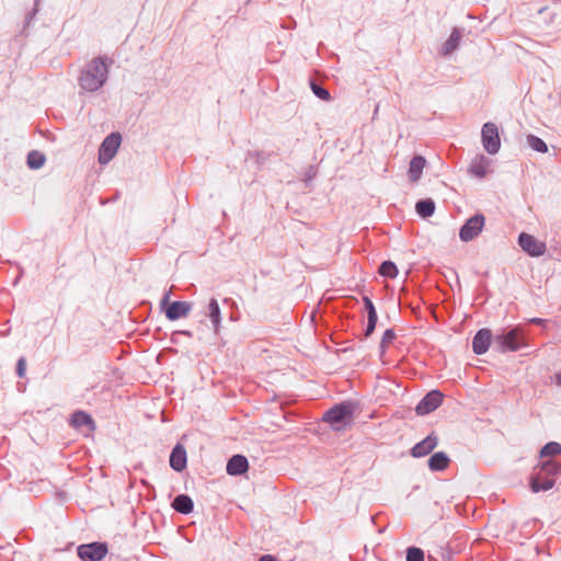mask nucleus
I'll return each mask as SVG.
<instances>
[{"label":"nucleus","mask_w":561,"mask_h":561,"mask_svg":"<svg viewBox=\"0 0 561 561\" xmlns=\"http://www.w3.org/2000/svg\"><path fill=\"white\" fill-rule=\"evenodd\" d=\"M193 506L192 499L185 494L178 495L172 502V507L182 514H190L193 511Z\"/></svg>","instance_id":"obj_20"},{"label":"nucleus","mask_w":561,"mask_h":561,"mask_svg":"<svg viewBox=\"0 0 561 561\" xmlns=\"http://www.w3.org/2000/svg\"><path fill=\"white\" fill-rule=\"evenodd\" d=\"M26 364L24 358H20L18 362L16 373L20 378L25 376Z\"/></svg>","instance_id":"obj_32"},{"label":"nucleus","mask_w":561,"mask_h":561,"mask_svg":"<svg viewBox=\"0 0 561 561\" xmlns=\"http://www.w3.org/2000/svg\"><path fill=\"white\" fill-rule=\"evenodd\" d=\"M448 465H449V458L443 451L435 453L428 459V467L433 471L445 470L448 467Z\"/></svg>","instance_id":"obj_19"},{"label":"nucleus","mask_w":561,"mask_h":561,"mask_svg":"<svg viewBox=\"0 0 561 561\" xmlns=\"http://www.w3.org/2000/svg\"><path fill=\"white\" fill-rule=\"evenodd\" d=\"M191 310V306L187 302L183 301H174L168 305L165 309V316L169 320H178L180 318H184L188 314Z\"/></svg>","instance_id":"obj_14"},{"label":"nucleus","mask_w":561,"mask_h":561,"mask_svg":"<svg viewBox=\"0 0 561 561\" xmlns=\"http://www.w3.org/2000/svg\"><path fill=\"white\" fill-rule=\"evenodd\" d=\"M426 165V160L422 156H415L410 161L408 175L411 182H417L422 175V172Z\"/></svg>","instance_id":"obj_18"},{"label":"nucleus","mask_w":561,"mask_h":561,"mask_svg":"<svg viewBox=\"0 0 561 561\" xmlns=\"http://www.w3.org/2000/svg\"><path fill=\"white\" fill-rule=\"evenodd\" d=\"M520 248L531 256L543 255L547 247L546 243L536 239L534 236L522 232L518 237Z\"/></svg>","instance_id":"obj_9"},{"label":"nucleus","mask_w":561,"mask_h":561,"mask_svg":"<svg viewBox=\"0 0 561 561\" xmlns=\"http://www.w3.org/2000/svg\"><path fill=\"white\" fill-rule=\"evenodd\" d=\"M71 425L85 434L93 432L95 428L92 417L82 411H77L72 414Z\"/></svg>","instance_id":"obj_11"},{"label":"nucleus","mask_w":561,"mask_h":561,"mask_svg":"<svg viewBox=\"0 0 561 561\" xmlns=\"http://www.w3.org/2000/svg\"><path fill=\"white\" fill-rule=\"evenodd\" d=\"M407 561H424V552L420 548L411 547L407 552Z\"/></svg>","instance_id":"obj_29"},{"label":"nucleus","mask_w":561,"mask_h":561,"mask_svg":"<svg viewBox=\"0 0 561 561\" xmlns=\"http://www.w3.org/2000/svg\"><path fill=\"white\" fill-rule=\"evenodd\" d=\"M313 93L321 100L329 101L330 100V93L324 88L317 85L314 83L311 84Z\"/></svg>","instance_id":"obj_31"},{"label":"nucleus","mask_w":561,"mask_h":561,"mask_svg":"<svg viewBox=\"0 0 561 561\" xmlns=\"http://www.w3.org/2000/svg\"><path fill=\"white\" fill-rule=\"evenodd\" d=\"M365 304H366V307H367V310H368V324H367V328H366L365 335L368 336L375 330L376 322H377V313H376L375 307H374V305H373L370 299L365 298Z\"/></svg>","instance_id":"obj_21"},{"label":"nucleus","mask_w":561,"mask_h":561,"mask_svg":"<svg viewBox=\"0 0 561 561\" xmlns=\"http://www.w3.org/2000/svg\"><path fill=\"white\" fill-rule=\"evenodd\" d=\"M396 339V333L393 332V330H387L385 333H383V336L381 339V342H380V353L381 355L385 353L386 348L388 347V345L390 343H392V341Z\"/></svg>","instance_id":"obj_30"},{"label":"nucleus","mask_w":561,"mask_h":561,"mask_svg":"<svg viewBox=\"0 0 561 561\" xmlns=\"http://www.w3.org/2000/svg\"><path fill=\"white\" fill-rule=\"evenodd\" d=\"M444 394L438 390L428 392L416 405L415 412L425 415L436 410L443 402Z\"/></svg>","instance_id":"obj_10"},{"label":"nucleus","mask_w":561,"mask_h":561,"mask_svg":"<svg viewBox=\"0 0 561 561\" xmlns=\"http://www.w3.org/2000/svg\"><path fill=\"white\" fill-rule=\"evenodd\" d=\"M379 274L385 277L394 278L398 275V268L393 262L385 261L379 266Z\"/></svg>","instance_id":"obj_26"},{"label":"nucleus","mask_w":561,"mask_h":561,"mask_svg":"<svg viewBox=\"0 0 561 561\" xmlns=\"http://www.w3.org/2000/svg\"><path fill=\"white\" fill-rule=\"evenodd\" d=\"M415 208L420 216L426 218L434 214L435 204L432 199H423L416 203Z\"/></svg>","instance_id":"obj_22"},{"label":"nucleus","mask_w":561,"mask_h":561,"mask_svg":"<svg viewBox=\"0 0 561 561\" xmlns=\"http://www.w3.org/2000/svg\"><path fill=\"white\" fill-rule=\"evenodd\" d=\"M527 141H528V145L534 150H536L538 152H542L543 153V152H547V150H548V147H547L546 142L542 139H540V138H538V137H536L534 135L528 136Z\"/></svg>","instance_id":"obj_28"},{"label":"nucleus","mask_w":561,"mask_h":561,"mask_svg":"<svg viewBox=\"0 0 561 561\" xmlns=\"http://www.w3.org/2000/svg\"><path fill=\"white\" fill-rule=\"evenodd\" d=\"M490 160L484 156L476 157L469 167V172L477 178H484L490 171Z\"/></svg>","instance_id":"obj_15"},{"label":"nucleus","mask_w":561,"mask_h":561,"mask_svg":"<svg viewBox=\"0 0 561 561\" xmlns=\"http://www.w3.org/2000/svg\"><path fill=\"white\" fill-rule=\"evenodd\" d=\"M482 144L484 149L494 154L500 150L501 140L499 129L493 123H485L482 127Z\"/></svg>","instance_id":"obj_6"},{"label":"nucleus","mask_w":561,"mask_h":561,"mask_svg":"<svg viewBox=\"0 0 561 561\" xmlns=\"http://www.w3.org/2000/svg\"><path fill=\"white\" fill-rule=\"evenodd\" d=\"M111 64L112 60L107 58L92 59L80 77V85L88 91L100 89L106 81Z\"/></svg>","instance_id":"obj_1"},{"label":"nucleus","mask_w":561,"mask_h":561,"mask_svg":"<svg viewBox=\"0 0 561 561\" xmlns=\"http://www.w3.org/2000/svg\"><path fill=\"white\" fill-rule=\"evenodd\" d=\"M209 309V318L215 327L216 330H218V327L220 324V308L216 299H211L208 306Z\"/></svg>","instance_id":"obj_24"},{"label":"nucleus","mask_w":561,"mask_h":561,"mask_svg":"<svg viewBox=\"0 0 561 561\" xmlns=\"http://www.w3.org/2000/svg\"><path fill=\"white\" fill-rule=\"evenodd\" d=\"M248 468V459L242 455H234L227 463V472L231 476L242 474Z\"/></svg>","instance_id":"obj_17"},{"label":"nucleus","mask_w":561,"mask_h":561,"mask_svg":"<svg viewBox=\"0 0 561 561\" xmlns=\"http://www.w3.org/2000/svg\"><path fill=\"white\" fill-rule=\"evenodd\" d=\"M560 471L561 463L558 461L552 459L543 461L530 480L531 491L537 493L553 488L554 480L550 477L558 474Z\"/></svg>","instance_id":"obj_2"},{"label":"nucleus","mask_w":561,"mask_h":561,"mask_svg":"<svg viewBox=\"0 0 561 561\" xmlns=\"http://www.w3.org/2000/svg\"><path fill=\"white\" fill-rule=\"evenodd\" d=\"M107 553L105 543L92 542L78 547V556L83 561H101Z\"/></svg>","instance_id":"obj_7"},{"label":"nucleus","mask_w":561,"mask_h":561,"mask_svg":"<svg viewBox=\"0 0 561 561\" xmlns=\"http://www.w3.org/2000/svg\"><path fill=\"white\" fill-rule=\"evenodd\" d=\"M259 561H275V559L272 556L266 554L260 558Z\"/></svg>","instance_id":"obj_34"},{"label":"nucleus","mask_w":561,"mask_h":561,"mask_svg":"<svg viewBox=\"0 0 561 561\" xmlns=\"http://www.w3.org/2000/svg\"><path fill=\"white\" fill-rule=\"evenodd\" d=\"M556 380L559 386H561V371L556 375Z\"/></svg>","instance_id":"obj_35"},{"label":"nucleus","mask_w":561,"mask_h":561,"mask_svg":"<svg viewBox=\"0 0 561 561\" xmlns=\"http://www.w3.org/2000/svg\"><path fill=\"white\" fill-rule=\"evenodd\" d=\"M324 420L330 423L334 430L340 431L345 424L351 422L352 410L350 405H336L325 413Z\"/></svg>","instance_id":"obj_4"},{"label":"nucleus","mask_w":561,"mask_h":561,"mask_svg":"<svg viewBox=\"0 0 561 561\" xmlns=\"http://www.w3.org/2000/svg\"><path fill=\"white\" fill-rule=\"evenodd\" d=\"M493 343L494 348L501 353L515 352L523 345V333L518 329H513L496 335Z\"/></svg>","instance_id":"obj_3"},{"label":"nucleus","mask_w":561,"mask_h":561,"mask_svg":"<svg viewBox=\"0 0 561 561\" xmlns=\"http://www.w3.org/2000/svg\"><path fill=\"white\" fill-rule=\"evenodd\" d=\"M169 299H170V291L164 295V297L161 301L162 307H165V306L168 307V305H170Z\"/></svg>","instance_id":"obj_33"},{"label":"nucleus","mask_w":561,"mask_h":561,"mask_svg":"<svg viewBox=\"0 0 561 561\" xmlns=\"http://www.w3.org/2000/svg\"><path fill=\"white\" fill-rule=\"evenodd\" d=\"M45 163V156L38 151H32L27 156V164L31 169H39Z\"/></svg>","instance_id":"obj_25"},{"label":"nucleus","mask_w":561,"mask_h":561,"mask_svg":"<svg viewBox=\"0 0 561 561\" xmlns=\"http://www.w3.org/2000/svg\"><path fill=\"white\" fill-rule=\"evenodd\" d=\"M121 135L117 133H113L104 139L99 150L100 163L105 164L113 159L121 145Z\"/></svg>","instance_id":"obj_8"},{"label":"nucleus","mask_w":561,"mask_h":561,"mask_svg":"<svg viewBox=\"0 0 561 561\" xmlns=\"http://www.w3.org/2000/svg\"><path fill=\"white\" fill-rule=\"evenodd\" d=\"M559 454H561V445L554 442L545 445L540 451L541 457L556 456Z\"/></svg>","instance_id":"obj_27"},{"label":"nucleus","mask_w":561,"mask_h":561,"mask_svg":"<svg viewBox=\"0 0 561 561\" xmlns=\"http://www.w3.org/2000/svg\"><path fill=\"white\" fill-rule=\"evenodd\" d=\"M485 224L483 215H474L469 218L466 224L461 227L459 237L463 242H469L477 238L482 231Z\"/></svg>","instance_id":"obj_5"},{"label":"nucleus","mask_w":561,"mask_h":561,"mask_svg":"<svg viewBox=\"0 0 561 561\" xmlns=\"http://www.w3.org/2000/svg\"><path fill=\"white\" fill-rule=\"evenodd\" d=\"M170 466L175 471H179V472L185 469V467H186V450L182 445L178 444L173 448L171 456H170Z\"/></svg>","instance_id":"obj_16"},{"label":"nucleus","mask_w":561,"mask_h":561,"mask_svg":"<svg viewBox=\"0 0 561 561\" xmlns=\"http://www.w3.org/2000/svg\"><path fill=\"white\" fill-rule=\"evenodd\" d=\"M437 436L428 435L422 442L417 443L411 450L413 457H424L437 446Z\"/></svg>","instance_id":"obj_13"},{"label":"nucleus","mask_w":561,"mask_h":561,"mask_svg":"<svg viewBox=\"0 0 561 561\" xmlns=\"http://www.w3.org/2000/svg\"><path fill=\"white\" fill-rule=\"evenodd\" d=\"M492 333L489 329H481L477 332L472 341V350L476 354H484L490 346Z\"/></svg>","instance_id":"obj_12"},{"label":"nucleus","mask_w":561,"mask_h":561,"mask_svg":"<svg viewBox=\"0 0 561 561\" xmlns=\"http://www.w3.org/2000/svg\"><path fill=\"white\" fill-rule=\"evenodd\" d=\"M460 37H461L460 32L457 28H455L451 32L449 38L444 44L443 54L447 55V54L451 53L458 46Z\"/></svg>","instance_id":"obj_23"}]
</instances>
